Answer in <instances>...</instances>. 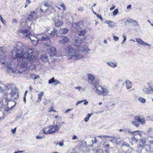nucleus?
I'll return each instance as SVG.
<instances>
[{
    "mask_svg": "<svg viewBox=\"0 0 153 153\" xmlns=\"http://www.w3.org/2000/svg\"><path fill=\"white\" fill-rule=\"evenodd\" d=\"M23 51L22 49H18L16 51L15 58H19L20 60H22L20 66L24 70H27L29 68L28 64L30 61H33L34 56L33 55V51L31 49L27 51L23 54Z\"/></svg>",
    "mask_w": 153,
    "mask_h": 153,
    "instance_id": "obj_1",
    "label": "nucleus"
},
{
    "mask_svg": "<svg viewBox=\"0 0 153 153\" xmlns=\"http://www.w3.org/2000/svg\"><path fill=\"white\" fill-rule=\"evenodd\" d=\"M59 124L55 126H50L43 128L40 131L39 134H48L55 133L58 131L61 128L62 123Z\"/></svg>",
    "mask_w": 153,
    "mask_h": 153,
    "instance_id": "obj_2",
    "label": "nucleus"
},
{
    "mask_svg": "<svg viewBox=\"0 0 153 153\" xmlns=\"http://www.w3.org/2000/svg\"><path fill=\"white\" fill-rule=\"evenodd\" d=\"M99 83L97 82H92V85H94L96 88L95 92L99 95H102L104 96L107 95L108 93V90L106 88H104L100 85H97Z\"/></svg>",
    "mask_w": 153,
    "mask_h": 153,
    "instance_id": "obj_3",
    "label": "nucleus"
},
{
    "mask_svg": "<svg viewBox=\"0 0 153 153\" xmlns=\"http://www.w3.org/2000/svg\"><path fill=\"white\" fill-rule=\"evenodd\" d=\"M134 121H132L131 123L135 127H138L140 124L144 125L145 124L146 120L145 118L144 117H142L140 115L136 116L134 117Z\"/></svg>",
    "mask_w": 153,
    "mask_h": 153,
    "instance_id": "obj_4",
    "label": "nucleus"
},
{
    "mask_svg": "<svg viewBox=\"0 0 153 153\" xmlns=\"http://www.w3.org/2000/svg\"><path fill=\"white\" fill-rule=\"evenodd\" d=\"M67 55L69 57H71L72 55L75 52V50L71 46H69L65 48L64 50Z\"/></svg>",
    "mask_w": 153,
    "mask_h": 153,
    "instance_id": "obj_5",
    "label": "nucleus"
},
{
    "mask_svg": "<svg viewBox=\"0 0 153 153\" xmlns=\"http://www.w3.org/2000/svg\"><path fill=\"white\" fill-rule=\"evenodd\" d=\"M83 57V56L80 53L79 51H75V52L71 56V57H69L68 59H73L74 60H77L80 59Z\"/></svg>",
    "mask_w": 153,
    "mask_h": 153,
    "instance_id": "obj_6",
    "label": "nucleus"
},
{
    "mask_svg": "<svg viewBox=\"0 0 153 153\" xmlns=\"http://www.w3.org/2000/svg\"><path fill=\"white\" fill-rule=\"evenodd\" d=\"M41 41L46 46L49 47L51 45V42L50 38L48 36L42 37Z\"/></svg>",
    "mask_w": 153,
    "mask_h": 153,
    "instance_id": "obj_7",
    "label": "nucleus"
},
{
    "mask_svg": "<svg viewBox=\"0 0 153 153\" xmlns=\"http://www.w3.org/2000/svg\"><path fill=\"white\" fill-rule=\"evenodd\" d=\"M146 143V138L140 139H139V142L138 143L137 147L138 148L143 149Z\"/></svg>",
    "mask_w": 153,
    "mask_h": 153,
    "instance_id": "obj_8",
    "label": "nucleus"
},
{
    "mask_svg": "<svg viewBox=\"0 0 153 153\" xmlns=\"http://www.w3.org/2000/svg\"><path fill=\"white\" fill-rule=\"evenodd\" d=\"M48 53L51 56H54L57 53V51L55 48L53 47H51L48 51Z\"/></svg>",
    "mask_w": 153,
    "mask_h": 153,
    "instance_id": "obj_9",
    "label": "nucleus"
},
{
    "mask_svg": "<svg viewBox=\"0 0 153 153\" xmlns=\"http://www.w3.org/2000/svg\"><path fill=\"white\" fill-rule=\"evenodd\" d=\"M52 83H53V84L55 85H56L58 84H60L61 83L59 80L56 79H54V77H52L48 80V83L49 84H51Z\"/></svg>",
    "mask_w": 153,
    "mask_h": 153,
    "instance_id": "obj_10",
    "label": "nucleus"
},
{
    "mask_svg": "<svg viewBox=\"0 0 153 153\" xmlns=\"http://www.w3.org/2000/svg\"><path fill=\"white\" fill-rule=\"evenodd\" d=\"M19 33H22L24 34L26 37H28L30 35V32L28 30L26 29L21 30L20 29L19 30Z\"/></svg>",
    "mask_w": 153,
    "mask_h": 153,
    "instance_id": "obj_11",
    "label": "nucleus"
},
{
    "mask_svg": "<svg viewBox=\"0 0 153 153\" xmlns=\"http://www.w3.org/2000/svg\"><path fill=\"white\" fill-rule=\"evenodd\" d=\"M10 101V100H9L7 98H5V102L7 103L6 106L7 107V108L6 109V111L7 112H9L10 111H11L12 109L13 108L14 106L16 105V103H15V105L13 106H12L10 108L8 107V102L9 101Z\"/></svg>",
    "mask_w": 153,
    "mask_h": 153,
    "instance_id": "obj_12",
    "label": "nucleus"
},
{
    "mask_svg": "<svg viewBox=\"0 0 153 153\" xmlns=\"http://www.w3.org/2000/svg\"><path fill=\"white\" fill-rule=\"evenodd\" d=\"M48 10V8H46L44 5H41L40 8V13L41 14H45Z\"/></svg>",
    "mask_w": 153,
    "mask_h": 153,
    "instance_id": "obj_13",
    "label": "nucleus"
},
{
    "mask_svg": "<svg viewBox=\"0 0 153 153\" xmlns=\"http://www.w3.org/2000/svg\"><path fill=\"white\" fill-rule=\"evenodd\" d=\"M36 14L34 11H32L30 13V14L28 15L27 19L29 21H31L32 19H33L36 17Z\"/></svg>",
    "mask_w": 153,
    "mask_h": 153,
    "instance_id": "obj_14",
    "label": "nucleus"
},
{
    "mask_svg": "<svg viewBox=\"0 0 153 153\" xmlns=\"http://www.w3.org/2000/svg\"><path fill=\"white\" fill-rule=\"evenodd\" d=\"M136 41L139 44L145 46H150V45L148 44L145 42L143 41L140 38H137L136 39Z\"/></svg>",
    "mask_w": 153,
    "mask_h": 153,
    "instance_id": "obj_15",
    "label": "nucleus"
},
{
    "mask_svg": "<svg viewBox=\"0 0 153 153\" xmlns=\"http://www.w3.org/2000/svg\"><path fill=\"white\" fill-rule=\"evenodd\" d=\"M61 39L59 40V42L62 44H64L66 43L69 40V39L67 37L62 36L61 37Z\"/></svg>",
    "mask_w": 153,
    "mask_h": 153,
    "instance_id": "obj_16",
    "label": "nucleus"
},
{
    "mask_svg": "<svg viewBox=\"0 0 153 153\" xmlns=\"http://www.w3.org/2000/svg\"><path fill=\"white\" fill-rule=\"evenodd\" d=\"M63 24V22L61 20H58L55 22V25L56 27H59L62 26Z\"/></svg>",
    "mask_w": 153,
    "mask_h": 153,
    "instance_id": "obj_17",
    "label": "nucleus"
},
{
    "mask_svg": "<svg viewBox=\"0 0 153 153\" xmlns=\"http://www.w3.org/2000/svg\"><path fill=\"white\" fill-rule=\"evenodd\" d=\"M126 83V88L128 89H129L131 88L132 86V84L131 82H130L128 80H126L125 81Z\"/></svg>",
    "mask_w": 153,
    "mask_h": 153,
    "instance_id": "obj_18",
    "label": "nucleus"
},
{
    "mask_svg": "<svg viewBox=\"0 0 153 153\" xmlns=\"http://www.w3.org/2000/svg\"><path fill=\"white\" fill-rule=\"evenodd\" d=\"M59 6L62 7V10L64 11H65L66 10V8L64 4L63 3H61L60 4H57L56 5V8H58V9L59 10H61V8H60Z\"/></svg>",
    "mask_w": 153,
    "mask_h": 153,
    "instance_id": "obj_19",
    "label": "nucleus"
},
{
    "mask_svg": "<svg viewBox=\"0 0 153 153\" xmlns=\"http://www.w3.org/2000/svg\"><path fill=\"white\" fill-rule=\"evenodd\" d=\"M88 79L89 80H90V81H91V84H92V82H97L98 83V82L97 81H94V80L95 79V77L93 75H92L91 74H88Z\"/></svg>",
    "mask_w": 153,
    "mask_h": 153,
    "instance_id": "obj_20",
    "label": "nucleus"
},
{
    "mask_svg": "<svg viewBox=\"0 0 153 153\" xmlns=\"http://www.w3.org/2000/svg\"><path fill=\"white\" fill-rule=\"evenodd\" d=\"M105 22L108 24V26L109 27L112 28L114 27V23L112 21L110 20H107L105 21Z\"/></svg>",
    "mask_w": 153,
    "mask_h": 153,
    "instance_id": "obj_21",
    "label": "nucleus"
},
{
    "mask_svg": "<svg viewBox=\"0 0 153 153\" xmlns=\"http://www.w3.org/2000/svg\"><path fill=\"white\" fill-rule=\"evenodd\" d=\"M30 38L31 40V42L33 46H36L38 45L39 39L37 38V40H31L30 38Z\"/></svg>",
    "mask_w": 153,
    "mask_h": 153,
    "instance_id": "obj_22",
    "label": "nucleus"
},
{
    "mask_svg": "<svg viewBox=\"0 0 153 153\" xmlns=\"http://www.w3.org/2000/svg\"><path fill=\"white\" fill-rule=\"evenodd\" d=\"M60 31L61 34H65L68 32V30L67 28L60 29Z\"/></svg>",
    "mask_w": 153,
    "mask_h": 153,
    "instance_id": "obj_23",
    "label": "nucleus"
},
{
    "mask_svg": "<svg viewBox=\"0 0 153 153\" xmlns=\"http://www.w3.org/2000/svg\"><path fill=\"white\" fill-rule=\"evenodd\" d=\"M43 95L44 92H41L40 94H38V97L36 101L37 102H40Z\"/></svg>",
    "mask_w": 153,
    "mask_h": 153,
    "instance_id": "obj_24",
    "label": "nucleus"
},
{
    "mask_svg": "<svg viewBox=\"0 0 153 153\" xmlns=\"http://www.w3.org/2000/svg\"><path fill=\"white\" fill-rule=\"evenodd\" d=\"M151 147L150 145L146 143L143 149H144L146 151H149L151 150Z\"/></svg>",
    "mask_w": 153,
    "mask_h": 153,
    "instance_id": "obj_25",
    "label": "nucleus"
},
{
    "mask_svg": "<svg viewBox=\"0 0 153 153\" xmlns=\"http://www.w3.org/2000/svg\"><path fill=\"white\" fill-rule=\"evenodd\" d=\"M112 140L117 144H118L120 143V138L115 137Z\"/></svg>",
    "mask_w": 153,
    "mask_h": 153,
    "instance_id": "obj_26",
    "label": "nucleus"
},
{
    "mask_svg": "<svg viewBox=\"0 0 153 153\" xmlns=\"http://www.w3.org/2000/svg\"><path fill=\"white\" fill-rule=\"evenodd\" d=\"M92 10L93 11L94 13L96 16L97 18L100 19L102 21L103 20V19L101 15H100L99 14L97 13L96 12H94L92 8Z\"/></svg>",
    "mask_w": 153,
    "mask_h": 153,
    "instance_id": "obj_27",
    "label": "nucleus"
},
{
    "mask_svg": "<svg viewBox=\"0 0 153 153\" xmlns=\"http://www.w3.org/2000/svg\"><path fill=\"white\" fill-rule=\"evenodd\" d=\"M86 30H83L79 31V33L78 34L79 36H84L86 33Z\"/></svg>",
    "mask_w": 153,
    "mask_h": 153,
    "instance_id": "obj_28",
    "label": "nucleus"
},
{
    "mask_svg": "<svg viewBox=\"0 0 153 153\" xmlns=\"http://www.w3.org/2000/svg\"><path fill=\"white\" fill-rule=\"evenodd\" d=\"M57 30L56 29H54L53 30L51 31V34L53 36H54L55 35H57Z\"/></svg>",
    "mask_w": 153,
    "mask_h": 153,
    "instance_id": "obj_29",
    "label": "nucleus"
},
{
    "mask_svg": "<svg viewBox=\"0 0 153 153\" xmlns=\"http://www.w3.org/2000/svg\"><path fill=\"white\" fill-rule=\"evenodd\" d=\"M131 141L135 143H137L138 141V139L135 137V135L134 136L131 138Z\"/></svg>",
    "mask_w": 153,
    "mask_h": 153,
    "instance_id": "obj_30",
    "label": "nucleus"
},
{
    "mask_svg": "<svg viewBox=\"0 0 153 153\" xmlns=\"http://www.w3.org/2000/svg\"><path fill=\"white\" fill-rule=\"evenodd\" d=\"M108 64L111 67L114 68L117 66V63H114L113 62H110L109 63H108Z\"/></svg>",
    "mask_w": 153,
    "mask_h": 153,
    "instance_id": "obj_31",
    "label": "nucleus"
},
{
    "mask_svg": "<svg viewBox=\"0 0 153 153\" xmlns=\"http://www.w3.org/2000/svg\"><path fill=\"white\" fill-rule=\"evenodd\" d=\"M92 114H87V115L86 116V117L85 118V121L87 122L91 116Z\"/></svg>",
    "mask_w": 153,
    "mask_h": 153,
    "instance_id": "obj_32",
    "label": "nucleus"
},
{
    "mask_svg": "<svg viewBox=\"0 0 153 153\" xmlns=\"http://www.w3.org/2000/svg\"><path fill=\"white\" fill-rule=\"evenodd\" d=\"M90 50L86 46H84V48L82 50L83 51L87 53Z\"/></svg>",
    "mask_w": 153,
    "mask_h": 153,
    "instance_id": "obj_33",
    "label": "nucleus"
},
{
    "mask_svg": "<svg viewBox=\"0 0 153 153\" xmlns=\"http://www.w3.org/2000/svg\"><path fill=\"white\" fill-rule=\"evenodd\" d=\"M138 99L140 101L143 103H145L146 102V100L144 98L141 97H139Z\"/></svg>",
    "mask_w": 153,
    "mask_h": 153,
    "instance_id": "obj_34",
    "label": "nucleus"
},
{
    "mask_svg": "<svg viewBox=\"0 0 153 153\" xmlns=\"http://www.w3.org/2000/svg\"><path fill=\"white\" fill-rule=\"evenodd\" d=\"M118 10L117 9H115L113 12V15L116 16L118 13Z\"/></svg>",
    "mask_w": 153,
    "mask_h": 153,
    "instance_id": "obj_35",
    "label": "nucleus"
},
{
    "mask_svg": "<svg viewBox=\"0 0 153 153\" xmlns=\"http://www.w3.org/2000/svg\"><path fill=\"white\" fill-rule=\"evenodd\" d=\"M149 86L150 88V89L149 90V93L150 91H153V87L151 86V84L150 83H148Z\"/></svg>",
    "mask_w": 153,
    "mask_h": 153,
    "instance_id": "obj_36",
    "label": "nucleus"
},
{
    "mask_svg": "<svg viewBox=\"0 0 153 153\" xmlns=\"http://www.w3.org/2000/svg\"><path fill=\"white\" fill-rule=\"evenodd\" d=\"M26 3L25 4V8H26L28 6V5L29 4H30L31 2L30 0H26Z\"/></svg>",
    "mask_w": 153,
    "mask_h": 153,
    "instance_id": "obj_37",
    "label": "nucleus"
},
{
    "mask_svg": "<svg viewBox=\"0 0 153 153\" xmlns=\"http://www.w3.org/2000/svg\"><path fill=\"white\" fill-rule=\"evenodd\" d=\"M134 19H132L131 18H129L128 19H127L126 21L125 22H133Z\"/></svg>",
    "mask_w": 153,
    "mask_h": 153,
    "instance_id": "obj_38",
    "label": "nucleus"
},
{
    "mask_svg": "<svg viewBox=\"0 0 153 153\" xmlns=\"http://www.w3.org/2000/svg\"><path fill=\"white\" fill-rule=\"evenodd\" d=\"M42 5H44L46 8H48L49 6H50V5L48 2H46L43 4H42Z\"/></svg>",
    "mask_w": 153,
    "mask_h": 153,
    "instance_id": "obj_39",
    "label": "nucleus"
},
{
    "mask_svg": "<svg viewBox=\"0 0 153 153\" xmlns=\"http://www.w3.org/2000/svg\"><path fill=\"white\" fill-rule=\"evenodd\" d=\"M0 20L1 22L3 24H5V21L2 18L1 15H0Z\"/></svg>",
    "mask_w": 153,
    "mask_h": 153,
    "instance_id": "obj_40",
    "label": "nucleus"
},
{
    "mask_svg": "<svg viewBox=\"0 0 153 153\" xmlns=\"http://www.w3.org/2000/svg\"><path fill=\"white\" fill-rule=\"evenodd\" d=\"M54 108L53 106H52L50 110L48 111L49 112H50L52 111L56 112V110H54Z\"/></svg>",
    "mask_w": 153,
    "mask_h": 153,
    "instance_id": "obj_41",
    "label": "nucleus"
},
{
    "mask_svg": "<svg viewBox=\"0 0 153 153\" xmlns=\"http://www.w3.org/2000/svg\"><path fill=\"white\" fill-rule=\"evenodd\" d=\"M85 100H82L81 101H78L76 103V105H77L78 104L84 102Z\"/></svg>",
    "mask_w": 153,
    "mask_h": 153,
    "instance_id": "obj_42",
    "label": "nucleus"
},
{
    "mask_svg": "<svg viewBox=\"0 0 153 153\" xmlns=\"http://www.w3.org/2000/svg\"><path fill=\"white\" fill-rule=\"evenodd\" d=\"M98 137H99L100 138H102V137H103V138H107V137H109L108 136H106V135H103V136H97Z\"/></svg>",
    "mask_w": 153,
    "mask_h": 153,
    "instance_id": "obj_43",
    "label": "nucleus"
},
{
    "mask_svg": "<svg viewBox=\"0 0 153 153\" xmlns=\"http://www.w3.org/2000/svg\"><path fill=\"white\" fill-rule=\"evenodd\" d=\"M44 137L43 136H41V135H38L36 137V138L37 139H41Z\"/></svg>",
    "mask_w": 153,
    "mask_h": 153,
    "instance_id": "obj_44",
    "label": "nucleus"
},
{
    "mask_svg": "<svg viewBox=\"0 0 153 153\" xmlns=\"http://www.w3.org/2000/svg\"><path fill=\"white\" fill-rule=\"evenodd\" d=\"M42 60L44 62H47L48 60V57L47 56L45 57L44 58V59H43L42 57Z\"/></svg>",
    "mask_w": 153,
    "mask_h": 153,
    "instance_id": "obj_45",
    "label": "nucleus"
},
{
    "mask_svg": "<svg viewBox=\"0 0 153 153\" xmlns=\"http://www.w3.org/2000/svg\"><path fill=\"white\" fill-rule=\"evenodd\" d=\"M91 142H92V143H93V144H94V143H97V139H96V138L95 137L94 138V140H91Z\"/></svg>",
    "mask_w": 153,
    "mask_h": 153,
    "instance_id": "obj_46",
    "label": "nucleus"
},
{
    "mask_svg": "<svg viewBox=\"0 0 153 153\" xmlns=\"http://www.w3.org/2000/svg\"><path fill=\"white\" fill-rule=\"evenodd\" d=\"M133 23L135 25H138V22L137 21H136V20H134Z\"/></svg>",
    "mask_w": 153,
    "mask_h": 153,
    "instance_id": "obj_47",
    "label": "nucleus"
},
{
    "mask_svg": "<svg viewBox=\"0 0 153 153\" xmlns=\"http://www.w3.org/2000/svg\"><path fill=\"white\" fill-rule=\"evenodd\" d=\"M114 39L115 41H117L118 40L119 38L118 37L116 36H113Z\"/></svg>",
    "mask_w": 153,
    "mask_h": 153,
    "instance_id": "obj_48",
    "label": "nucleus"
},
{
    "mask_svg": "<svg viewBox=\"0 0 153 153\" xmlns=\"http://www.w3.org/2000/svg\"><path fill=\"white\" fill-rule=\"evenodd\" d=\"M153 139V137H151ZM149 143L150 145H153V140H149Z\"/></svg>",
    "mask_w": 153,
    "mask_h": 153,
    "instance_id": "obj_49",
    "label": "nucleus"
},
{
    "mask_svg": "<svg viewBox=\"0 0 153 153\" xmlns=\"http://www.w3.org/2000/svg\"><path fill=\"white\" fill-rule=\"evenodd\" d=\"M39 78V76L38 75H35V77L34 78V79H37V78Z\"/></svg>",
    "mask_w": 153,
    "mask_h": 153,
    "instance_id": "obj_50",
    "label": "nucleus"
},
{
    "mask_svg": "<svg viewBox=\"0 0 153 153\" xmlns=\"http://www.w3.org/2000/svg\"><path fill=\"white\" fill-rule=\"evenodd\" d=\"M12 21H13V22H14V23H17L18 22L17 19H13L12 20Z\"/></svg>",
    "mask_w": 153,
    "mask_h": 153,
    "instance_id": "obj_51",
    "label": "nucleus"
},
{
    "mask_svg": "<svg viewBox=\"0 0 153 153\" xmlns=\"http://www.w3.org/2000/svg\"><path fill=\"white\" fill-rule=\"evenodd\" d=\"M16 128H15L13 129H12L11 130V131L13 133H14L16 131Z\"/></svg>",
    "mask_w": 153,
    "mask_h": 153,
    "instance_id": "obj_52",
    "label": "nucleus"
},
{
    "mask_svg": "<svg viewBox=\"0 0 153 153\" xmlns=\"http://www.w3.org/2000/svg\"><path fill=\"white\" fill-rule=\"evenodd\" d=\"M123 42H124L126 39V36L125 35L123 36Z\"/></svg>",
    "mask_w": 153,
    "mask_h": 153,
    "instance_id": "obj_53",
    "label": "nucleus"
},
{
    "mask_svg": "<svg viewBox=\"0 0 153 153\" xmlns=\"http://www.w3.org/2000/svg\"><path fill=\"white\" fill-rule=\"evenodd\" d=\"M115 6H114L110 8V10H113L114 9H115Z\"/></svg>",
    "mask_w": 153,
    "mask_h": 153,
    "instance_id": "obj_54",
    "label": "nucleus"
},
{
    "mask_svg": "<svg viewBox=\"0 0 153 153\" xmlns=\"http://www.w3.org/2000/svg\"><path fill=\"white\" fill-rule=\"evenodd\" d=\"M75 88L76 89H77L79 90L81 88V87L80 86H78L76 87H75Z\"/></svg>",
    "mask_w": 153,
    "mask_h": 153,
    "instance_id": "obj_55",
    "label": "nucleus"
},
{
    "mask_svg": "<svg viewBox=\"0 0 153 153\" xmlns=\"http://www.w3.org/2000/svg\"><path fill=\"white\" fill-rule=\"evenodd\" d=\"M81 22L79 21V22H76L75 23V24L77 26V25H79V24L81 23Z\"/></svg>",
    "mask_w": 153,
    "mask_h": 153,
    "instance_id": "obj_56",
    "label": "nucleus"
},
{
    "mask_svg": "<svg viewBox=\"0 0 153 153\" xmlns=\"http://www.w3.org/2000/svg\"><path fill=\"white\" fill-rule=\"evenodd\" d=\"M77 139V137H76V136L75 135H74L73 137V138H72V139L73 140H75V139Z\"/></svg>",
    "mask_w": 153,
    "mask_h": 153,
    "instance_id": "obj_57",
    "label": "nucleus"
},
{
    "mask_svg": "<svg viewBox=\"0 0 153 153\" xmlns=\"http://www.w3.org/2000/svg\"><path fill=\"white\" fill-rule=\"evenodd\" d=\"M3 89L1 86H0V92L3 91Z\"/></svg>",
    "mask_w": 153,
    "mask_h": 153,
    "instance_id": "obj_58",
    "label": "nucleus"
},
{
    "mask_svg": "<svg viewBox=\"0 0 153 153\" xmlns=\"http://www.w3.org/2000/svg\"><path fill=\"white\" fill-rule=\"evenodd\" d=\"M131 7V5L130 4V5H128L127 6V9H129V8H130Z\"/></svg>",
    "mask_w": 153,
    "mask_h": 153,
    "instance_id": "obj_59",
    "label": "nucleus"
},
{
    "mask_svg": "<svg viewBox=\"0 0 153 153\" xmlns=\"http://www.w3.org/2000/svg\"><path fill=\"white\" fill-rule=\"evenodd\" d=\"M59 144L60 146H62L64 145L63 142L60 143Z\"/></svg>",
    "mask_w": 153,
    "mask_h": 153,
    "instance_id": "obj_60",
    "label": "nucleus"
},
{
    "mask_svg": "<svg viewBox=\"0 0 153 153\" xmlns=\"http://www.w3.org/2000/svg\"><path fill=\"white\" fill-rule=\"evenodd\" d=\"M23 152V151H16L14 152V153H22Z\"/></svg>",
    "mask_w": 153,
    "mask_h": 153,
    "instance_id": "obj_61",
    "label": "nucleus"
},
{
    "mask_svg": "<svg viewBox=\"0 0 153 153\" xmlns=\"http://www.w3.org/2000/svg\"><path fill=\"white\" fill-rule=\"evenodd\" d=\"M88 103V101L84 102V104L85 105H86Z\"/></svg>",
    "mask_w": 153,
    "mask_h": 153,
    "instance_id": "obj_62",
    "label": "nucleus"
},
{
    "mask_svg": "<svg viewBox=\"0 0 153 153\" xmlns=\"http://www.w3.org/2000/svg\"><path fill=\"white\" fill-rule=\"evenodd\" d=\"M105 146L108 148L109 147V144H107L105 145Z\"/></svg>",
    "mask_w": 153,
    "mask_h": 153,
    "instance_id": "obj_63",
    "label": "nucleus"
},
{
    "mask_svg": "<svg viewBox=\"0 0 153 153\" xmlns=\"http://www.w3.org/2000/svg\"><path fill=\"white\" fill-rule=\"evenodd\" d=\"M29 89L30 90V91H31V90L33 89V88L32 86H30L29 87Z\"/></svg>",
    "mask_w": 153,
    "mask_h": 153,
    "instance_id": "obj_64",
    "label": "nucleus"
}]
</instances>
